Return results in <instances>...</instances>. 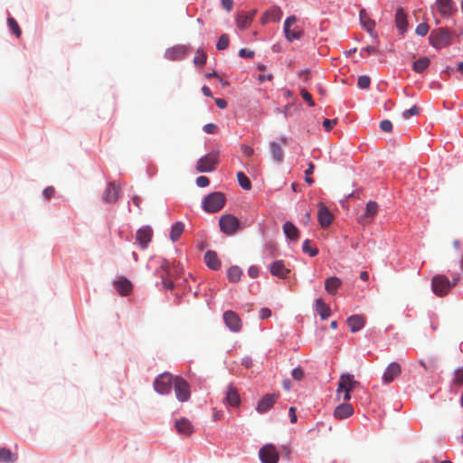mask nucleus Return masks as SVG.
Wrapping results in <instances>:
<instances>
[{
  "mask_svg": "<svg viewBox=\"0 0 463 463\" xmlns=\"http://www.w3.org/2000/svg\"><path fill=\"white\" fill-rule=\"evenodd\" d=\"M360 386V383L350 373H342L337 384L336 395L340 399V394L344 392V401L348 402L351 399V392Z\"/></svg>",
  "mask_w": 463,
  "mask_h": 463,
  "instance_id": "obj_1",
  "label": "nucleus"
},
{
  "mask_svg": "<svg viewBox=\"0 0 463 463\" xmlns=\"http://www.w3.org/2000/svg\"><path fill=\"white\" fill-rule=\"evenodd\" d=\"M226 199L222 193L213 192L208 194L203 202V210L207 213H216L223 208Z\"/></svg>",
  "mask_w": 463,
  "mask_h": 463,
  "instance_id": "obj_2",
  "label": "nucleus"
},
{
  "mask_svg": "<svg viewBox=\"0 0 463 463\" xmlns=\"http://www.w3.org/2000/svg\"><path fill=\"white\" fill-rule=\"evenodd\" d=\"M458 280V278H455L451 282L444 275H436L432 278L431 281L432 290L437 296H445L449 293L450 288L457 284Z\"/></svg>",
  "mask_w": 463,
  "mask_h": 463,
  "instance_id": "obj_3",
  "label": "nucleus"
},
{
  "mask_svg": "<svg viewBox=\"0 0 463 463\" xmlns=\"http://www.w3.org/2000/svg\"><path fill=\"white\" fill-rule=\"evenodd\" d=\"M429 40L434 48L440 49L450 43L451 33L446 28H438L430 33Z\"/></svg>",
  "mask_w": 463,
  "mask_h": 463,
  "instance_id": "obj_4",
  "label": "nucleus"
},
{
  "mask_svg": "<svg viewBox=\"0 0 463 463\" xmlns=\"http://www.w3.org/2000/svg\"><path fill=\"white\" fill-rule=\"evenodd\" d=\"M297 21L295 15H290L284 22V33L288 42L299 40L303 35V30L297 25Z\"/></svg>",
  "mask_w": 463,
  "mask_h": 463,
  "instance_id": "obj_5",
  "label": "nucleus"
},
{
  "mask_svg": "<svg viewBox=\"0 0 463 463\" xmlns=\"http://www.w3.org/2000/svg\"><path fill=\"white\" fill-rule=\"evenodd\" d=\"M219 225L222 232L231 236L240 228V221L232 214H224L220 218Z\"/></svg>",
  "mask_w": 463,
  "mask_h": 463,
  "instance_id": "obj_6",
  "label": "nucleus"
},
{
  "mask_svg": "<svg viewBox=\"0 0 463 463\" xmlns=\"http://www.w3.org/2000/svg\"><path fill=\"white\" fill-rule=\"evenodd\" d=\"M218 157L219 154L217 152H211L201 157L196 164L197 172L206 173L215 170L218 163Z\"/></svg>",
  "mask_w": 463,
  "mask_h": 463,
  "instance_id": "obj_7",
  "label": "nucleus"
},
{
  "mask_svg": "<svg viewBox=\"0 0 463 463\" xmlns=\"http://www.w3.org/2000/svg\"><path fill=\"white\" fill-rule=\"evenodd\" d=\"M173 385V377L168 373L158 375L154 382V389L159 394L170 393Z\"/></svg>",
  "mask_w": 463,
  "mask_h": 463,
  "instance_id": "obj_8",
  "label": "nucleus"
},
{
  "mask_svg": "<svg viewBox=\"0 0 463 463\" xmlns=\"http://www.w3.org/2000/svg\"><path fill=\"white\" fill-rule=\"evenodd\" d=\"M175 392L180 402H186L190 398V386L182 377L175 378Z\"/></svg>",
  "mask_w": 463,
  "mask_h": 463,
  "instance_id": "obj_9",
  "label": "nucleus"
},
{
  "mask_svg": "<svg viewBox=\"0 0 463 463\" xmlns=\"http://www.w3.org/2000/svg\"><path fill=\"white\" fill-rule=\"evenodd\" d=\"M260 458L263 463H277L279 460V452L273 445H265L260 450Z\"/></svg>",
  "mask_w": 463,
  "mask_h": 463,
  "instance_id": "obj_10",
  "label": "nucleus"
},
{
  "mask_svg": "<svg viewBox=\"0 0 463 463\" xmlns=\"http://www.w3.org/2000/svg\"><path fill=\"white\" fill-rule=\"evenodd\" d=\"M181 269L177 266H171L170 262L166 260H162L159 268L156 269V273L164 274L166 276V279H173L179 276Z\"/></svg>",
  "mask_w": 463,
  "mask_h": 463,
  "instance_id": "obj_11",
  "label": "nucleus"
},
{
  "mask_svg": "<svg viewBox=\"0 0 463 463\" xmlns=\"http://www.w3.org/2000/svg\"><path fill=\"white\" fill-rule=\"evenodd\" d=\"M153 231L150 227L145 226L137 231L136 241L139 244L140 248L145 250L147 248L151 241Z\"/></svg>",
  "mask_w": 463,
  "mask_h": 463,
  "instance_id": "obj_12",
  "label": "nucleus"
},
{
  "mask_svg": "<svg viewBox=\"0 0 463 463\" xmlns=\"http://www.w3.org/2000/svg\"><path fill=\"white\" fill-rule=\"evenodd\" d=\"M223 320L225 325L232 331L238 332L241 328V320L239 316L233 311H226L223 314Z\"/></svg>",
  "mask_w": 463,
  "mask_h": 463,
  "instance_id": "obj_13",
  "label": "nucleus"
},
{
  "mask_svg": "<svg viewBox=\"0 0 463 463\" xmlns=\"http://www.w3.org/2000/svg\"><path fill=\"white\" fill-rule=\"evenodd\" d=\"M119 194L120 186L115 182H111L108 184L102 197L106 203H111L117 202L119 197Z\"/></svg>",
  "mask_w": 463,
  "mask_h": 463,
  "instance_id": "obj_14",
  "label": "nucleus"
},
{
  "mask_svg": "<svg viewBox=\"0 0 463 463\" xmlns=\"http://www.w3.org/2000/svg\"><path fill=\"white\" fill-rule=\"evenodd\" d=\"M401 373H402L401 365L396 362L391 363L387 366L386 370L383 373V383H392L396 377H398L401 374Z\"/></svg>",
  "mask_w": 463,
  "mask_h": 463,
  "instance_id": "obj_15",
  "label": "nucleus"
},
{
  "mask_svg": "<svg viewBox=\"0 0 463 463\" xmlns=\"http://www.w3.org/2000/svg\"><path fill=\"white\" fill-rule=\"evenodd\" d=\"M269 271L271 275L279 279H286L290 273V269H288L283 260H275L269 266Z\"/></svg>",
  "mask_w": 463,
  "mask_h": 463,
  "instance_id": "obj_16",
  "label": "nucleus"
},
{
  "mask_svg": "<svg viewBox=\"0 0 463 463\" xmlns=\"http://www.w3.org/2000/svg\"><path fill=\"white\" fill-rule=\"evenodd\" d=\"M279 398V394H266L258 403L257 405V411L259 413H265L269 409L272 408L274 403L276 402L277 399Z\"/></svg>",
  "mask_w": 463,
  "mask_h": 463,
  "instance_id": "obj_17",
  "label": "nucleus"
},
{
  "mask_svg": "<svg viewBox=\"0 0 463 463\" xmlns=\"http://www.w3.org/2000/svg\"><path fill=\"white\" fill-rule=\"evenodd\" d=\"M378 204L375 202H368L365 207V212L358 218V222L363 224L370 223L373 216L377 213Z\"/></svg>",
  "mask_w": 463,
  "mask_h": 463,
  "instance_id": "obj_18",
  "label": "nucleus"
},
{
  "mask_svg": "<svg viewBox=\"0 0 463 463\" xmlns=\"http://www.w3.org/2000/svg\"><path fill=\"white\" fill-rule=\"evenodd\" d=\"M282 17L280 7L274 5L268 9L261 17V23L279 22Z\"/></svg>",
  "mask_w": 463,
  "mask_h": 463,
  "instance_id": "obj_19",
  "label": "nucleus"
},
{
  "mask_svg": "<svg viewBox=\"0 0 463 463\" xmlns=\"http://www.w3.org/2000/svg\"><path fill=\"white\" fill-rule=\"evenodd\" d=\"M436 5L440 15L444 17L449 16L457 10L452 0H437Z\"/></svg>",
  "mask_w": 463,
  "mask_h": 463,
  "instance_id": "obj_20",
  "label": "nucleus"
},
{
  "mask_svg": "<svg viewBox=\"0 0 463 463\" xmlns=\"http://www.w3.org/2000/svg\"><path fill=\"white\" fill-rule=\"evenodd\" d=\"M353 406L350 403L345 402L344 403H341L335 409L334 416L336 419L344 420L353 415Z\"/></svg>",
  "mask_w": 463,
  "mask_h": 463,
  "instance_id": "obj_21",
  "label": "nucleus"
},
{
  "mask_svg": "<svg viewBox=\"0 0 463 463\" xmlns=\"http://www.w3.org/2000/svg\"><path fill=\"white\" fill-rule=\"evenodd\" d=\"M346 323L350 327V331L355 333L364 326L365 318L360 315H353L347 318Z\"/></svg>",
  "mask_w": 463,
  "mask_h": 463,
  "instance_id": "obj_22",
  "label": "nucleus"
},
{
  "mask_svg": "<svg viewBox=\"0 0 463 463\" xmlns=\"http://www.w3.org/2000/svg\"><path fill=\"white\" fill-rule=\"evenodd\" d=\"M317 219L322 227H327L333 221V215L326 206L321 205L318 210Z\"/></svg>",
  "mask_w": 463,
  "mask_h": 463,
  "instance_id": "obj_23",
  "label": "nucleus"
},
{
  "mask_svg": "<svg viewBox=\"0 0 463 463\" xmlns=\"http://www.w3.org/2000/svg\"><path fill=\"white\" fill-rule=\"evenodd\" d=\"M175 428L178 433L186 436L191 435L194 432V427L192 423L185 418H182L175 422Z\"/></svg>",
  "mask_w": 463,
  "mask_h": 463,
  "instance_id": "obj_24",
  "label": "nucleus"
},
{
  "mask_svg": "<svg viewBox=\"0 0 463 463\" xmlns=\"http://www.w3.org/2000/svg\"><path fill=\"white\" fill-rule=\"evenodd\" d=\"M204 261L206 265L213 270H217L221 267V261L218 259L217 253L213 250H207L205 252Z\"/></svg>",
  "mask_w": 463,
  "mask_h": 463,
  "instance_id": "obj_25",
  "label": "nucleus"
},
{
  "mask_svg": "<svg viewBox=\"0 0 463 463\" xmlns=\"http://www.w3.org/2000/svg\"><path fill=\"white\" fill-rule=\"evenodd\" d=\"M186 49L184 46H175L165 52V58L170 61L181 60L185 55Z\"/></svg>",
  "mask_w": 463,
  "mask_h": 463,
  "instance_id": "obj_26",
  "label": "nucleus"
},
{
  "mask_svg": "<svg viewBox=\"0 0 463 463\" xmlns=\"http://www.w3.org/2000/svg\"><path fill=\"white\" fill-rule=\"evenodd\" d=\"M342 281L337 277H330L325 281V288L330 295H335L337 289L341 287Z\"/></svg>",
  "mask_w": 463,
  "mask_h": 463,
  "instance_id": "obj_27",
  "label": "nucleus"
},
{
  "mask_svg": "<svg viewBox=\"0 0 463 463\" xmlns=\"http://www.w3.org/2000/svg\"><path fill=\"white\" fill-rule=\"evenodd\" d=\"M256 10H252L250 13H242L237 17V25L241 29H245L250 26L251 24L254 15L256 14Z\"/></svg>",
  "mask_w": 463,
  "mask_h": 463,
  "instance_id": "obj_28",
  "label": "nucleus"
},
{
  "mask_svg": "<svg viewBox=\"0 0 463 463\" xmlns=\"http://www.w3.org/2000/svg\"><path fill=\"white\" fill-rule=\"evenodd\" d=\"M283 232L286 237L291 241H297L299 238L298 229L290 222H286L283 224Z\"/></svg>",
  "mask_w": 463,
  "mask_h": 463,
  "instance_id": "obj_29",
  "label": "nucleus"
},
{
  "mask_svg": "<svg viewBox=\"0 0 463 463\" xmlns=\"http://www.w3.org/2000/svg\"><path fill=\"white\" fill-rule=\"evenodd\" d=\"M225 402L231 406H239L241 398L238 391L233 386H229L226 392Z\"/></svg>",
  "mask_w": 463,
  "mask_h": 463,
  "instance_id": "obj_30",
  "label": "nucleus"
},
{
  "mask_svg": "<svg viewBox=\"0 0 463 463\" xmlns=\"http://www.w3.org/2000/svg\"><path fill=\"white\" fill-rule=\"evenodd\" d=\"M316 310L319 314L321 319L326 320L331 316V310L322 298L316 300Z\"/></svg>",
  "mask_w": 463,
  "mask_h": 463,
  "instance_id": "obj_31",
  "label": "nucleus"
},
{
  "mask_svg": "<svg viewBox=\"0 0 463 463\" xmlns=\"http://www.w3.org/2000/svg\"><path fill=\"white\" fill-rule=\"evenodd\" d=\"M269 149L273 160L277 163H281L284 159V152L282 149V146L277 142H270Z\"/></svg>",
  "mask_w": 463,
  "mask_h": 463,
  "instance_id": "obj_32",
  "label": "nucleus"
},
{
  "mask_svg": "<svg viewBox=\"0 0 463 463\" xmlns=\"http://www.w3.org/2000/svg\"><path fill=\"white\" fill-rule=\"evenodd\" d=\"M114 285L117 291L122 296H128L132 290L130 281L126 279L116 281Z\"/></svg>",
  "mask_w": 463,
  "mask_h": 463,
  "instance_id": "obj_33",
  "label": "nucleus"
},
{
  "mask_svg": "<svg viewBox=\"0 0 463 463\" xmlns=\"http://www.w3.org/2000/svg\"><path fill=\"white\" fill-rule=\"evenodd\" d=\"M395 22L398 30L402 33L407 29V16L402 9H398L395 14Z\"/></svg>",
  "mask_w": 463,
  "mask_h": 463,
  "instance_id": "obj_34",
  "label": "nucleus"
},
{
  "mask_svg": "<svg viewBox=\"0 0 463 463\" xmlns=\"http://www.w3.org/2000/svg\"><path fill=\"white\" fill-rule=\"evenodd\" d=\"M360 22L363 24V26L371 34H373V28L375 26V23L373 20L370 19L365 10L360 11Z\"/></svg>",
  "mask_w": 463,
  "mask_h": 463,
  "instance_id": "obj_35",
  "label": "nucleus"
},
{
  "mask_svg": "<svg viewBox=\"0 0 463 463\" xmlns=\"http://www.w3.org/2000/svg\"><path fill=\"white\" fill-rule=\"evenodd\" d=\"M430 63L428 57H420L413 62L412 70L417 73H421L430 66Z\"/></svg>",
  "mask_w": 463,
  "mask_h": 463,
  "instance_id": "obj_36",
  "label": "nucleus"
},
{
  "mask_svg": "<svg viewBox=\"0 0 463 463\" xmlns=\"http://www.w3.org/2000/svg\"><path fill=\"white\" fill-rule=\"evenodd\" d=\"M184 224L182 222H176L171 227L170 239L172 241L179 240L180 236L184 232Z\"/></svg>",
  "mask_w": 463,
  "mask_h": 463,
  "instance_id": "obj_37",
  "label": "nucleus"
},
{
  "mask_svg": "<svg viewBox=\"0 0 463 463\" xmlns=\"http://www.w3.org/2000/svg\"><path fill=\"white\" fill-rule=\"evenodd\" d=\"M17 460V456L13 454L6 448H0V461L5 463H14Z\"/></svg>",
  "mask_w": 463,
  "mask_h": 463,
  "instance_id": "obj_38",
  "label": "nucleus"
},
{
  "mask_svg": "<svg viewBox=\"0 0 463 463\" xmlns=\"http://www.w3.org/2000/svg\"><path fill=\"white\" fill-rule=\"evenodd\" d=\"M241 275H242V270L238 266H232L231 268H229V269L227 271V277L231 282L239 281Z\"/></svg>",
  "mask_w": 463,
  "mask_h": 463,
  "instance_id": "obj_39",
  "label": "nucleus"
},
{
  "mask_svg": "<svg viewBox=\"0 0 463 463\" xmlns=\"http://www.w3.org/2000/svg\"><path fill=\"white\" fill-rule=\"evenodd\" d=\"M237 179L240 184V185L245 189L250 190L251 188V184L250 179L246 176V175L242 172L237 173Z\"/></svg>",
  "mask_w": 463,
  "mask_h": 463,
  "instance_id": "obj_40",
  "label": "nucleus"
},
{
  "mask_svg": "<svg viewBox=\"0 0 463 463\" xmlns=\"http://www.w3.org/2000/svg\"><path fill=\"white\" fill-rule=\"evenodd\" d=\"M302 250L305 253L308 254L311 257L317 256L318 254V249L317 247H311L309 240H306L303 242Z\"/></svg>",
  "mask_w": 463,
  "mask_h": 463,
  "instance_id": "obj_41",
  "label": "nucleus"
},
{
  "mask_svg": "<svg viewBox=\"0 0 463 463\" xmlns=\"http://www.w3.org/2000/svg\"><path fill=\"white\" fill-rule=\"evenodd\" d=\"M7 24H8L10 30L13 32V33L15 36L20 37L22 34V31H21L17 22L13 17H9L7 19Z\"/></svg>",
  "mask_w": 463,
  "mask_h": 463,
  "instance_id": "obj_42",
  "label": "nucleus"
},
{
  "mask_svg": "<svg viewBox=\"0 0 463 463\" xmlns=\"http://www.w3.org/2000/svg\"><path fill=\"white\" fill-rule=\"evenodd\" d=\"M258 70L261 71V73H260L258 75V80L262 83L264 82L265 80H272L273 79V75L272 73H265V70H266V66L265 65H259L258 66Z\"/></svg>",
  "mask_w": 463,
  "mask_h": 463,
  "instance_id": "obj_43",
  "label": "nucleus"
},
{
  "mask_svg": "<svg viewBox=\"0 0 463 463\" xmlns=\"http://www.w3.org/2000/svg\"><path fill=\"white\" fill-rule=\"evenodd\" d=\"M229 43H230V40H229L228 34L223 33L219 38L218 43L216 44V48L218 50H225L228 48Z\"/></svg>",
  "mask_w": 463,
  "mask_h": 463,
  "instance_id": "obj_44",
  "label": "nucleus"
},
{
  "mask_svg": "<svg viewBox=\"0 0 463 463\" xmlns=\"http://www.w3.org/2000/svg\"><path fill=\"white\" fill-rule=\"evenodd\" d=\"M370 83H371V80L368 76L366 75H362L358 78V80H357V85L360 89H367L369 88L370 86Z\"/></svg>",
  "mask_w": 463,
  "mask_h": 463,
  "instance_id": "obj_45",
  "label": "nucleus"
},
{
  "mask_svg": "<svg viewBox=\"0 0 463 463\" xmlns=\"http://www.w3.org/2000/svg\"><path fill=\"white\" fill-rule=\"evenodd\" d=\"M300 95L302 97V99L310 106V107H314L315 106V102L312 99V96L311 94L305 89H302L300 90Z\"/></svg>",
  "mask_w": 463,
  "mask_h": 463,
  "instance_id": "obj_46",
  "label": "nucleus"
},
{
  "mask_svg": "<svg viewBox=\"0 0 463 463\" xmlns=\"http://www.w3.org/2000/svg\"><path fill=\"white\" fill-rule=\"evenodd\" d=\"M195 64L203 65L206 62V54L202 51H197V55L194 59Z\"/></svg>",
  "mask_w": 463,
  "mask_h": 463,
  "instance_id": "obj_47",
  "label": "nucleus"
},
{
  "mask_svg": "<svg viewBox=\"0 0 463 463\" xmlns=\"http://www.w3.org/2000/svg\"><path fill=\"white\" fill-rule=\"evenodd\" d=\"M429 32V25L426 23H421L417 25L415 33L420 36H425Z\"/></svg>",
  "mask_w": 463,
  "mask_h": 463,
  "instance_id": "obj_48",
  "label": "nucleus"
},
{
  "mask_svg": "<svg viewBox=\"0 0 463 463\" xmlns=\"http://www.w3.org/2000/svg\"><path fill=\"white\" fill-rule=\"evenodd\" d=\"M291 375L294 380L300 381L304 378V371L301 367H296L292 370Z\"/></svg>",
  "mask_w": 463,
  "mask_h": 463,
  "instance_id": "obj_49",
  "label": "nucleus"
},
{
  "mask_svg": "<svg viewBox=\"0 0 463 463\" xmlns=\"http://www.w3.org/2000/svg\"><path fill=\"white\" fill-rule=\"evenodd\" d=\"M420 109L417 106H412L410 109L403 111L402 116L405 119H408L411 116H415L419 113Z\"/></svg>",
  "mask_w": 463,
  "mask_h": 463,
  "instance_id": "obj_50",
  "label": "nucleus"
},
{
  "mask_svg": "<svg viewBox=\"0 0 463 463\" xmlns=\"http://www.w3.org/2000/svg\"><path fill=\"white\" fill-rule=\"evenodd\" d=\"M337 124V119H327L323 121V127L326 131H330Z\"/></svg>",
  "mask_w": 463,
  "mask_h": 463,
  "instance_id": "obj_51",
  "label": "nucleus"
},
{
  "mask_svg": "<svg viewBox=\"0 0 463 463\" xmlns=\"http://www.w3.org/2000/svg\"><path fill=\"white\" fill-rule=\"evenodd\" d=\"M454 383L458 385L463 384V368L458 369L455 372Z\"/></svg>",
  "mask_w": 463,
  "mask_h": 463,
  "instance_id": "obj_52",
  "label": "nucleus"
},
{
  "mask_svg": "<svg viewBox=\"0 0 463 463\" xmlns=\"http://www.w3.org/2000/svg\"><path fill=\"white\" fill-rule=\"evenodd\" d=\"M160 277L162 279V284L165 288H166V289L174 288L173 279H166V276H165L164 274H160Z\"/></svg>",
  "mask_w": 463,
  "mask_h": 463,
  "instance_id": "obj_53",
  "label": "nucleus"
},
{
  "mask_svg": "<svg viewBox=\"0 0 463 463\" xmlns=\"http://www.w3.org/2000/svg\"><path fill=\"white\" fill-rule=\"evenodd\" d=\"M209 184H210L209 178L204 175H201L196 178V184L199 187H206L207 185H209Z\"/></svg>",
  "mask_w": 463,
  "mask_h": 463,
  "instance_id": "obj_54",
  "label": "nucleus"
},
{
  "mask_svg": "<svg viewBox=\"0 0 463 463\" xmlns=\"http://www.w3.org/2000/svg\"><path fill=\"white\" fill-rule=\"evenodd\" d=\"M380 127L383 132H390L392 129V123L385 119L381 122Z\"/></svg>",
  "mask_w": 463,
  "mask_h": 463,
  "instance_id": "obj_55",
  "label": "nucleus"
},
{
  "mask_svg": "<svg viewBox=\"0 0 463 463\" xmlns=\"http://www.w3.org/2000/svg\"><path fill=\"white\" fill-rule=\"evenodd\" d=\"M55 194V189L53 186H48L43 190V197L46 200L51 199Z\"/></svg>",
  "mask_w": 463,
  "mask_h": 463,
  "instance_id": "obj_56",
  "label": "nucleus"
},
{
  "mask_svg": "<svg viewBox=\"0 0 463 463\" xmlns=\"http://www.w3.org/2000/svg\"><path fill=\"white\" fill-rule=\"evenodd\" d=\"M203 130L207 134H214L217 131V126L213 123H209L203 127Z\"/></svg>",
  "mask_w": 463,
  "mask_h": 463,
  "instance_id": "obj_57",
  "label": "nucleus"
},
{
  "mask_svg": "<svg viewBox=\"0 0 463 463\" xmlns=\"http://www.w3.org/2000/svg\"><path fill=\"white\" fill-rule=\"evenodd\" d=\"M239 56L241 58H253L254 52L247 49H241L239 51Z\"/></svg>",
  "mask_w": 463,
  "mask_h": 463,
  "instance_id": "obj_58",
  "label": "nucleus"
},
{
  "mask_svg": "<svg viewBox=\"0 0 463 463\" xmlns=\"http://www.w3.org/2000/svg\"><path fill=\"white\" fill-rule=\"evenodd\" d=\"M241 151L248 157L251 156L254 153L253 148L248 145H242Z\"/></svg>",
  "mask_w": 463,
  "mask_h": 463,
  "instance_id": "obj_59",
  "label": "nucleus"
},
{
  "mask_svg": "<svg viewBox=\"0 0 463 463\" xmlns=\"http://www.w3.org/2000/svg\"><path fill=\"white\" fill-rule=\"evenodd\" d=\"M364 52L369 53V54H375V53L378 52V49L373 47V46H367L365 48H362L361 51H360L361 56H363V53Z\"/></svg>",
  "mask_w": 463,
  "mask_h": 463,
  "instance_id": "obj_60",
  "label": "nucleus"
},
{
  "mask_svg": "<svg viewBox=\"0 0 463 463\" xmlns=\"http://www.w3.org/2000/svg\"><path fill=\"white\" fill-rule=\"evenodd\" d=\"M248 273L250 278L255 279L259 276V269L256 266H251L249 269Z\"/></svg>",
  "mask_w": 463,
  "mask_h": 463,
  "instance_id": "obj_61",
  "label": "nucleus"
},
{
  "mask_svg": "<svg viewBox=\"0 0 463 463\" xmlns=\"http://www.w3.org/2000/svg\"><path fill=\"white\" fill-rule=\"evenodd\" d=\"M260 316L262 319L268 318L271 316V311L267 307H263L260 311Z\"/></svg>",
  "mask_w": 463,
  "mask_h": 463,
  "instance_id": "obj_62",
  "label": "nucleus"
},
{
  "mask_svg": "<svg viewBox=\"0 0 463 463\" xmlns=\"http://www.w3.org/2000/svg\"><path fill=\"white\" fill-rule=\"evenodd\" d=\"M290 422L295 423L297 421L296 409L294 407H290L288 410Z\"/></svg>",
  "mask_w": 463,
  "mask_h": 463,
  "instance_id": "obj_63",
  "label": "nucleus"
},
{
  "mask_svg": "<svg viewBox=\"0 0 463 463\" xmlns=\"http://www.w3.org/2000/svg\"><path fill=\"white\" fill-rule=\"evenodd\" d=\"M222 5L227 11H231L233 5V0H222Z\"/></svg>",
  "mask_w": 463,
  "mask_h": 463,
  "instance_id": "obj_64",
  "label": "nucleus"
}]
</instances>
